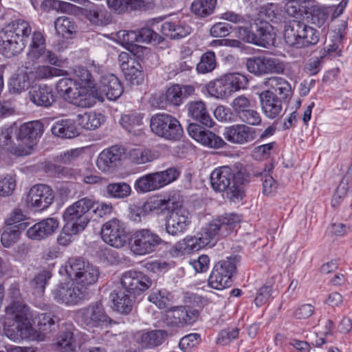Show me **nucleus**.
Wrapping results in <instances>:
<instances>
[{
    "label": "nucleus",
    "instance_id": "45",
    "mask_svg": "<svg viewBox=\"0 0 352 352\" xmlns=\"http://www.w3.org/2000/svg\"><path fill=\"white\" fill-rule=\"evenodd\" d=\"M272 168V165L270 164L269 166H266L262 171L256 170L255 168L252 170V175L254 176L261 177L263 182V192L267 195L274 192L277 187L276 180L270 174Z\"/></svg>",
    "mask_w": 352,
    "mask_h": 352
},
{
    "label": "nucleus",
    "instance_id": "61",
    "mask_svg": "<svg viewBox=\"0 0 352 352\" xmlns=\"http://www.w3.org/2000/svg\"><path fill=\"white\" fill-rule=\"evenodd\" d=\"M239 329L237 327H227L221 330L217 338V343L227 345L239 336Z\"/></svg>",
    "mask_w": 352,
    "mask_h": 352
},
{
    "label": "nucleus",
    "instance_id": "10",
    "mask_svg": "<svg viewBox=\"0 0 352 352\" xmlns=\"http://www.w3.org/2000/svg\"><path fill=\"white\" fill-rule=\"evenodd\" d=\"M239 261L237 256H233L216 263L208 280V286L217 290L230 287L232 285V276L236 272V263Z\"/></svg>",
    "mask_w": 352,
    "mask_h": 352
},
{
    "label": "nucleus",
    "instance_id": "39",
    "mask_svg": "<svg viewBox=\"0 0 352 352\" xmlns=\"http://www.w3.org/2000/svg\"><path fill=\"white\" fill-rule=\"evenodd\" d=\"M167 336L164 330H153L142 333L138 340L144 348H154L161 345Z\"/></svg>",
    "mask_w": 352,
    "mask_h": 352
},
{
    "label": "nucleus",
    "instance_id": "13",
    "mask_svg": "<svg viewBox=\"0 0 352 352\" xmlns=\"http://www.w3.org/2000/svg\"><path fill=\"white\" fill-rule=\"evenodd\" d=\"M52 295L56 302L67 306L81 304L89 298V290L80 287L74 281L59 283L52 289Z\"/></svg>",
    "mask_w": 352,
    "mask_h": 352
},
{
    "label": "nucleus",
    "instance_id": "19",
    "mask_svg": "<svg viewBox=\"0 0 352 352\" xmlns=\"http://www.w3.org/2000/svg\"><path fill=\"white\" fill-rule=\"evenodd\" d=\"M120 283L125 292L133 296L140 295L152 285V280L147 275L135 270L124 272Z\"/></svg>",
    "mask_w": 352,
    "mask_h": 352
},
{
    "label": "nucleus",
    "instance_id": "40",
    "mask_svg": "<svg viewBox=\"0 0 352 352\" xmlns=\"http://www.w3.org/2000/svg\"><path fill=\"white\" fill-rule=\"evenodd\" d=\"M122 72L125 78L133 85H140L144 80L143 68L138 60L131 61L129 65L123 64Z\"/></svg>",
    "mask_w": 352,
    "mask_h": 352
},
{
    "label": "nucleus",
    "instance_id": "1",
    "mask_svg": "<svg viewBox=\"0 0 352 352\" xmlns=\"http://www.w3.org/2000/svg\"><path fill=\"white\" fill-rule=\"evenodd\" d=\"M241 221L236 213H225L213 219L197 236H188L175 245V249L184 253L197 251L207 245L213 246L221 238L226 237Z\"/></svg>",
    "mask_w": 352,
    "mask_h": 352
},
{
    "label": "nucleus",
    "instance_id": "56",
    "mask_svg": "<svg viewBox=\"0 0 352 352\" xmlns=\"http://www.w3.org/2000/svg\"><path fill=\"white\" fill-rule=\"evenodd\" d=\"M74 74L81 82V86L90 90L91 97H93L91 88L94 87V78L87 68L83 66H76L74 69Z\"/></svg>",
    "mask_w": 352,
    "mask_h": 352
},
{
    "label": "nucleus",
    "instance_id": "21",
    "mask_svg": "<svg viewBox=\"0 0 352 352\" xmlns=\"http://www.w3.org/2000/svg\"><path fill=\"white\" fill-rule=\"evenodd\" d=\"M125 154L124 147L114 145L103 150L97 159L96 165L102 172H111L117 168Z\"/></svg>",
    "mask_w": 352,
    "mask_h": 352
},
{
    "label": "nucleus",
    "instance_id": "51",
    "mask_svg": "<svg viewBox=\"0 0 352 352\" xmlns=\"http://www.w3.org/2000/svg\"><path fill=\"white\" fill-rule=\"evenodd\" d=\"M30 85L31 80L28 74L25 72H22L10 78L9 90L10 92L19 94L28 89Z\"/></svg>",
    "mask_w": 352,
    "mask_h": 352
},
{
    "label": "nucleus",
    "instance_id": "9",
    "mask_svg": "<svg viewBox=\"0 0 352 352\" xmlns=\"http://www.w3.org/2000/svg\"><path fill=\"white\" fill-rule=\"evenodd\" d=\"M150 127L156 135L172 141L179 140L184 131L179 121L168 113H157L151 118Z\"/></svg>",
    "mask_w": 352,
    "mask_h": 352
},
{
    "label": "nucleus",
    "instance_id": "33",
    "mask_svg": "<svg viewBox=\"0 0 352 352\" xmlns=\"http://www.w3.org/2000/svg\"><path fill=\"white\" fill-rule=\"evenodd\" d=\"M331 10L322 5H316L310 8L306 13V18L309 23L318 28L326 29L329 26V21Z\"/></svg>",
    "mask_w": 352,
    "mask_h": 352
},
{
    "label": "nucleus",
    "instance_id": "3",
    "mask_svg": "<svg viewBox=\"0 0 352 352\" xmlns=\"http://www.w3.org/2000/svg\"><path fill=\"white\" fill-rule=\"evenodd\" d=\"M285 43L296 48H305L318 43L320 32L305 23L296 19L289 21L284 28Z\"/></svg>",
    "mask_w": 352,
    "mask_h": 352
},
{
    "label": "nucleus",
    "instance_id": "6",
    "mask_svg": "<svg viewBox=\"0 0 352 352\" xmlns=\"http://www.w3.org/2000/svg\"><path fill=\"white\" fill-rule=\"evenodd\" d=\"M58 93L65 100L82 107H90L96 103L91 93L70 78L60 79L56 85Z\"/></svg>",
    "mask_w": 352,
    "mask_h": 352
},
{
    "label": "nucleus",
    "instance_id": "48",
    "mask_svg": "<svg viewBox=\"0 0 352 352\" xmlns=\"http://www.w3.org/2000/svg\"><path fill=\"white\" fill-rule=\"evenodd\" d=\"M179 201L174 198L168 199H151L146 206L150 211H155L157 213L167 214L175 206Z\"/></svg>",
    "mask_w": 352,
    "mask_h": 352
},
{
    "label": "nucleus",
    "instance_id": "37",
    "mask_svg": "<svg viewBox=\"0 0 352 352\" xmlns=\"http://www.w3.org/2000/svg\"><path fill=\"white\" fill-rule=\"evenodd\" d=\"M58 322L59 318L50 312L38 314L34 319V324L43 335L56 331Z\"/></svg>",
    "mask_w": 352,
    "mask_h": 352
},
{
    "label": "nucleus",
    "instance_id": "62",
    "mask_svg": "<svg viewBox=\"0 0 352 352\" xmlns=\"http://www.w3.org/2000/svg\"><path fill=\"white\" fill-rule=\"evenodd\" d=\"M87 3L82 8V14L92 23H98L101 21L100 8L88 0H83Z\"/></svg>",
    "mask_w": 352,
    "mask_h": 352
},
{
    "label": "nucleus",
    "instance_id": "2",
    "mask_svg": "<svg viewBox=\"0 0 352 352\" xmlns=\"http://www.w3.org/2000/svg\"><path fill=\"white\" fill-rule=\"evenodd\" d=\"M251 174L241 164L215 168L210 174V184L215 192H224L227 199H242L244 186L250 182Z\"/></svg>",
    "mask_w": 352,
    "mask_h": 352
},
{
    "label": "nucleus",
    "instance_id": "17",
    "mask_svg": "<svg viewBox=\"0 0 352 352\" xmlns=\"http://www.w3.org/2000/svg\"><path fill=\"white\" fill-rule=\"evenodd\" d=\"M100 234L107 244L116 248L124 246L129 239L124 223L116 218L103 224Z\"/></svg>",
    "mask_w": 352,
    "mask_h": 352
},
{
    "label": "nucleus",
    "instance_id": "60",
    "mask_svg": "<svg viewBox=\"0 0 352 352\" xmlns=\"http://www.w3.org/2000/svg\"><path fill=\"white\" fill-rule=\"evenodd\" d=\"M57 344L63 352L74 351L76 348L74 333L69 331L63 332L57 338Z\"/></svg>",
    "mask_w": 352,
    "mask_h": 352
},
{
    "label": "nucleus",
    "instance_id": "34",
    "mask_svg": "<svg viewBox=\"0 0 352 352\" xmlns=\"http://www.w3.org/2000/svg\"><path fill=\"white\" fill-rule=\"evenodd\" d=\"M100 91L109 100H115L123 93V87L119 79L113 74H107L100 80Z\"/></svg>",
    "mask_w": 352,
    "mask_h": 352
},
{
    "label": "nucleus",
    "instance_id": "58",
    "mask_svg": "<svg viewBox=\"0 0 352 352\" xmlns=\"http://www.w3.org/2000/svg\"><path fill=\"white\" fill-rule=\"evenodd\" d=\"M52 272L49 270H43L38 273L34 278L30 281V285L36 292L42 294L45 291L46 285L49 280L52 278Z\"/></svg>",
    "mask_w": 352,
    "mask_h": 352
},
{
    "label": "nucleus",
    "instance_id": "18",
    "mask_svg": "<svg viewBox=\"0 0 352 352\" xmlns=\"http://www.w3.org/2000/svg\"><path fill=\"white\" fill-rule=\"evenodd\" d=\"M248 71L257 76L267 74H281L285 70V65L276 58L254 56L247 59Z\"/></svg>",
    "mask_w": 352,
    "mask_h": 352
},
{
    "label": "nucleus",
    "instance_id": "36",
    "mask_svg": "<svg viewBox=\"0 0 352 352\" xmlns=\"http://www.w3.org/2000/svg\"><path fill=\"white\" fill-rule=\"evenodd\" d=\"M51 131L55 136L62 138H73L80 133L76 121L64 119L56 122L52 127Z\"/></svg>",
    "mask_w": 352,
    "mask_h": 352
},
{
    "label": "nucleus",
    "instance_id": "44",
    "mask_svg": "<svg viewBox=\"0 0 352 352\" xmlns=\"http://www.w3.org/2000/svg\"><path fill=\"white\" fill-rule=\"evenodd\" d=\"M143 114L140 113H131L129 114H124L121 116L120 119V125L129 133H133L134 135H138V129L143 124Z\"/></svg>",
    "mask_w": 352,
    "mask_h": 352
},
{
    "label": "nucleus",
    "instance_id": "22",
    "mask_svg": "<svg viewBox=\"0 0 352 352\" xmlns=\"http://www.w3.org/2000/svg\"><path fill=\"white\" fill-rule=\"evenodd\" d=\"M223 135L227 141L236 144L252 142L256 137V129L244 124H236L226 127Z\"/></svg>",
    "mask_w": 352,
    "mask_h": 352
},
{
    "label": "nucleus",
    "instance_id": "57",
    "mask_svg": "<svg viewBox=\"0 0 352 352\" xmlns=\"http://www.w3.org/2000/svg\"><path fill=\"white\" fill-rule=\"evenodd\" d=\"M182 95V94L179 85L175 84L170 86L166 89V93L163 96L165 100V104L174 107L179 106L184 101Z\"/></svg>",
    "mask_w": 352,
    "mask_h": 352
},
{
    "label": "nucleus",
    "instance_id": "46",
    "mask_svg": "<svg viewBox=\"0 0 352 352\" xmlns=\"http://www.w3.org/2000/svg\"><path fill=\"white\" fill-rule=\"evenodd\" d=\"M156 30H159L157 24H153L151 27L146 25L138 30L139 42L152 45H158L163 42L164 38Z\"/></svg>",
    "mask_w": 352,
    "mask_h": 352
},
{
    "label": "nucleus",
    "instance_id": "11",
    "mask_svg": "<svg viewBox=\"0 0 352 352\" xmlns=\"http://www.w3.org/2000/svg\"><path fill=\"white\" fill-rule=\"evenodd\" d=\"M157 233L149 228L135 230L131 236V250L135 254L144 256L156 252L166 245Z\"/></svg>",
    "mask_w": 352,
    "mask_h": 352
},
{
    "label": "nucleus",
    "instance_id": "23",
    "mask_svg": "<svg viewBox=\"0 0 352 352\" xmlns=\"http://www.w3.org/2000/svg\"><path fill=\"white\" fill-rule=\"evenodd\" d=\"M63 218L65 221V230L73 232H82L89 222L86 215L82 214L74 204L66 208Z\"/></svg>",
    "mask_w": 352,
    "mask_h": 352
},
{
    "label": "nucleus",
    "instance_id": "47",
    "mask_svg": "<svg viewBox=\"0 0 352 352\" xmlns=\"http://www.w3.org/2000/svg\"><path fill=\"white\" fill-rule=\"evenodd\" d=\"M148 300L159 309H165L172 304L173 295L166 289H155L148 295Z\"/></svg>",
    "mask_w": 352,
    "mask_h": 352
},
{
    "label": "nucleus",
    "instance_id": "64",
    "mask_svg": "<svg viewBox=\"0 0 352 352\" xmlns=\"http://www.w3.org/2000/svg\"><path fill=\"white\" fill-rule=\"evenodd\" d=\"M231 107L235 116L239 118L244 111L252 107V104L248 98L244 95H241L232 100Z\"/></svg>",
    "mask_w": 352,
    "mask_h": 352
},
{
    "label": "nucleus",
    "instance_id": "38",
    "mask_svg": "<svg viewBox=\"0 0 352 352\" xmlns=\"http://www.w3.org/2000/svg\"><path fill=\"white\" fill-rule=\"evenodd\" d=\"M16 40L24 42L32 33V28L30 23L23 19H17L12 21L3 28Z\"/></svg>",
    "mask_w": 352,
    "mask_h": 352
},
{
    "label": "nucleus",
    "instance_id": "4",
    "mask_svg": "<svg viewBox=\"0 0 352 352\" xmlns=\"http://www.w3.org/2000/svg\"><path fill=\"white\" fill-rule=\"evenodd\" d=\"M236 36L244 42L268 48L274 45L276 34L270 23L258 19L249 26L238 27Z\"/></svg>",
    "mask_w": 352,
    "mask_h": 352
},
{
    "label": "nucleus",
    "instance_id": "14",
    "mask_svg": "<svg viewBox=\"0 0 352 352\" xmlns=\"http://www.w3.org/2000/svg\"><path fill=\"white\" fill-rule=\"evenodd\" d=\"M44 131V126L39 120L16 125V141L20 150L23 151V156L30 155L31 150L37 144Z\"/></svg>",
    "mask_w": 352,
    "mask_h": 352
},
{
    "label": "nucleus",
    "instance_id": "49",
    "mask_svg": "<svg viewBox=\"0 0 352 352\" xmlns=\"http://www.w3.org/2000/svg\"><path fill=\"white\" fill-rule=\"evenodd\" d=\"M104 117L100 113H85L77 116L76 122L82 128L87 130H94L100 126Z\"/></svg>",
    "mask_w": 352,
    "mask_h": 352
},
{
    "label": "nucleus",
    "instance_id": "26",
    "mask_svg": "<svg viewBox=\"0 0 352 352\" xmlns=\"http://www.w3.org/2000/svg\"><path fill=\"white\" fill-rule=\"evenodd\" d=\"M24 42L14 38L4 28L0 31V54L6 58H12L19 54L25 48Z\"/></svg>",
    "mask_w": 352,
    "mask_h": 352
},
{
    "label": "nucleus",
    "instance_id": "54",
    "mask_svg": "<svg viewBox=\"0 0 352 352\" xmlns=\"http://www.w3.org/2000/svg\"><path fill=\"white\" fill-rule=\"evenodd\" d=\"M129 157L133 163L142 164L152 162L156 155L151 150L137 148L130 151Z\"/></svg>",
    "mask_w": 352,
    "mask_h": 352
},
{
    "label": "nucleus",
    "instance_id": "50",
    "mask_svg": "<svg viewBox=\"0 0 352 352\" xmlns=\"http://www.w3.org/2000/svg\"><path fill=\"white\" fill-rule=\"evenodd\" d=\"M217 65L215 53L208 50L200 57V60L196 66V70L199 74H206L212 72L216 68Z\"/></svg>",
    "mask_w": 352,
    "mask_h": 352
},
{
    "label": "nucleus",
    "instance_id": "30",
    "mask_svg": "<svg viewBox=\"0 0 352 352\" xmlns=\"http://www.w3.org/2000/svg\"><path fill=\"white\" fill-rule=\"evenodd\" d=\"M16 138V124L4 126L0 129V147L16 156H23V151L20 150Z\"/></svg>",
    "mask_w": 352,
    "mask_h": 352
},
{
    "label": "nucleus",
    "instance_id": "8",
    "mask_svg": "<svg viewBox=\"0 0 352 352\" xmlns=\"http://www.w3.org/2000/svg\"><path fill=\"white\" fill-rule=\"evenodd\" d=\"M77 322L84 328H107L113 321L106 313L104 306L100 301L90 303L80 308L76 312Z\"/></svg>",
    "mask_w": 352,
    "mask_h": 352
},
{
    "label": "nucleus",
    "instance_id": "35",
    "mask_svg": "<svg viewBox=\"0 0 352 352\" xmlns=\"http://www.w3.org/2000/svg\"><path fill=\"white\" fill-rule=\"evenodd\" d=\"M199 317L196 309L186 307H177L172 311L171 322L177 327H184L195 322Z\"/></svg>",
    "mask_w": 352,
    "mask_h": 352
},
{
    "label": "nucleus",
    "instance_id": "5",
    "mask_svg": "<svg viewBox=\"0 0 352 352\" xmlns=\"http://www.w3.org/2000/svg\"><path fill=\"white\" fill-rule=\"evenodd\" d=\"M247 77L239 73H230L210 81L206 85L208 93L216 98H227L232 93L247 87Z\"/></svg>",
    "mask_w": 352,
    "mask_h": 352
},
{
    "label": "nucleus",
    "instance_id": "52",
    "mask_svg": "<svg viewBox=\"0 0 352 352\" xmlns=\"http://www.w3.org/2000/svg\"><path fill=\"white\" fill-rule=\"evenodd\" d=\"M131 186L125 182H116L109 184L106 187L108 197L115 199H124L131 194Z\"/></svg>",
    "mask_w": 352,
    "mask_h": 352
},
{
    "label": "nucleus",
    "instance_id": "42",
    "mask_svg": "<svg viewBox=\"0 0 352 352\" xmlns=\"http://www.w3.org/2000/svg\"><path fill=\"white\" fill-rule=\"evenodd\" d=\"M107 2L109 9L118 14L124 13L129 10H138L144 6L142 0H107Z\"/></svg>",
    "mask_w": 352,
    "mask_h": 352
},
{
    "label": "nucleus",
    "instance_id": "25",
    "mask_svg": "<svg viewBox=\"0 0 352 352\" xmlns=\"http://www.w3.org/2000/svg\"><path fill=\"white\" fill-rule=\"evenodd\" d=\"M259 101L263 113L270 119H274L279 116L283 111V104L286 103L272 91L260 93Z\"/></svg>",
    "mask_w": 352,
    "mask_h": 352
},
{
    "label": "nucleus",
    "instance_id": "43",
    "mask_svg": "<svg viewBox=\"0 0 352 352\" xmlns=\"http://www.w3.org/2000/svg\"><path fill=\"white\" fill-rule=\"evenodd\" d=\"M217 0H195L190 6L192 12L197 18H206L214 13Z\"/></svg>",
    "mask_w": 352,
    "mask_h": 352
},
{
    "label": "nucleus",
    "instance_id": "55",
    "mask_svg": "<svg viewBox=\"0 0 352 352\" xmlns=\"http://www.w3.org/2000/svg\"><path fill=\"white\" fill-rule=\"evenodd\" d=\"M74 204L82 214L86 215L89 221L92 219L95 204H96V200L94 196L82 197Z\"/></svg>",
    "mask_w": 352,
    "mask_h": 352
},
{
    "label": "nucleus",
    "instance_id": "7",
    "mask_svg": "<svg viewBox=\"0 0 352 352\" xmlns=\"http://www.w3.org/2000/svg\"><path fill=\"white\" fill-rule=\"evenodd\" d=\"M65 272L80 287H85L87 290L89 286L96 283L100 275L97 267L86 263L81 258H69L65 265Z\"/></svg>",
    "mask_w": 352,
    "mask_h": 352
},
{
    "label": "nucleus",
    "instance_id": "29",
    "mask_svg": "<svg viewBox=\"0 0 352 352\" xmlns=\"http://www.w3.org/2000/svg\"><path fill=\"white\" fill-rule=\"evenodd\" d=\"M264 84L269 88L265 91H272L274 94L279 96L278 98L286 102H289L293 94L290 83L283 78L270 77L265 80Z\"/></svg>",
    "mask_w": 352,
    "mask_h": 352
},
{
    "label": "nucleus",
    "instance_id": "53",
    "mask_svg": "<svg viewBox=\"0 0 352 352\" xmlns=\"http://www.w3.org/2000/svg\"><path fill=\"white\" fill-rule=\"evenodd\" d=\"M54 25L57 34L63 37L68 38L76 31V24L69 17H58Z\"/></svg>",
    "mask_w": 352,
    "mask_h": 352
},
{
    "label": "nucleus",
    "instance_id": "15",
    "mask_svg": "<svg viewBox=\"0 0 352 352\" xmlns=\"http://www.w3.org/2000/svg\"><path fill=\"white\" fill-rule=\"evenodd\" d=\"M164 220V230L168 234L173 236L183 234L191 223L189 212L179 201L166 214Z\"/></svg>",
    "mask_w": 352,
    "mask_h": 352
},
{
    "label": "nucleus",
    "instance_id": "41",
    "mask_svg": "<svg viewBox=\"0 0 352 352\" xmlns=\"http://www.w3.org/2000/svg\"><path fill=\"white\" fill-rule=\"evenodd\" d=\"M113 307L122 314H128L132 310L135 302V296H131L126 292L119 291L113 296Z\"/></svg>",
    "mask_w": 352,
    "mask_h": 352
},
{
    "label": "nucleus",
    "instance_id": "12",
    "mask_svg": "<svg viewBox=\"0 0 352 352\" xmlns=\"http://www.w3.org/2000/svg\"><path fill=\"white\" fill-rule=\"evenodd\" d=\"M179 173L175 167H170L162 171L149 173L137 179L135 188L138 192H140L158 190L176 180Z\"/></svg>",
    "mask_w": 352,
    "mask_h": 352
},
{
    "label": "nucleus",
    "instance_id": "32",
    "mask_svg": "<svg viewBox=\"0 0 352 352\" xmlns=\"http://www.w3.org/2000/svg\"><path fill=\"white\" fill-rule=\"evenodd\" d=\"M192 28L184 21H165L161 25L162 34L170 39L179 40L189 35Z\"/></svg>",
    "mask_w": 352,
    "mask_h": 352
},
{
    "label": "nucleus",
    "instance_id": "28",
    "mask_svg": "<svg viewBox=\"0 0 352 352\" xmlns=\"http://www.w3.org/2000/svg\"><path fill=\"white\" fill-rule=\"evenodd\" d=\"M28 58L32 63H49L55 66H60L61 60L52 51L46 49V45L28 47Z\"/></svg>",
    "mask_w": 352,
    "mask_h": 352
},
{
    "label": "nucleus",
    "instance_id": "20",
    "mask_svg": "<svg viewBox=\"0 0 352 352\" xmlns=\"http://www.w3.org/2000/svg\"><path fill=\"white\" fill-rule=\"evenodd\" d=\"M187 131L192 138L208 148L219 149L228 146L227 143L220 136L197 124H189Z\"/></svg>",
    "mask_w": 352,
    "mask_h": 352
},
{
    "label": "nucleus",
    "instance_id": "31",
    "mask_svg": "<svg viewBox=\"0 0 352 352\" xmlns=\"http://www.w3.org/2000/svg\"><path fill=\"white\" fill-rule=\"evenodd\" d=\"M188 116L207 127H212L214 122L203 101H192L187 104Z\"/></svg>",
    "mask_w": 352,
    "mask_h": 352
},
{
    "label": "nucleus",
    "instance_id": "27",
    "mask_svg": "<svg viewBox=\"0 0 352 352\" xmlns=\"http://www.w3.org/2000/svg\"><path fill=\"white\" fill-rule=\"evenodd\" d=\"M58 227V221L56 219L47 218L30 227L26 235L33 240H42L52 234Z\"/></svg>",
    "mask_w": 352,
    "mask_h": 352
},
{
    "label": "nucleus",
    "instance_id": "63",
    "mask_svg": "<svg viewBox=\"0 0 352 352\" xmlns=\"http://www.w3.org/2000/svg\"><path fill=\"white\" fill-rule=\"evenodd\" d=\"M16 188L15 179L9 175H0V196L11 195Z\"/></svg>",
    "mask_w": 352,
    "mask_h": 352
},
{
    "label": "nucleus",
    "instance_id": "16",
    "mask_svg": "<svg viewBox=\"0 0 352 352\" xmlns=\"http://www.w3.org/2000/svg\"><path fill=\"white\" fill-rule=\"evenodd\" d=\"M54 192L52 188L46 184H35L29 190L25 203L28 208L36 212L47 209L54 202Z\"/></svg>",
    "mask_w": 352,
    "mask_h": 352
},
{
    "label": "nucleus",
    "instance_id": "59",
    "mask_svg": "<svg viewBox=\"0 0 352 352\" xmlns=\"http://www.w3.org/2000/svg\"><path fill=\"white\" fill-rule=\"evenodd\" d=\"M20 234V230L14 226H10L7 225L1 234V241L2 245L6 248L10 247L17 242Z\"/></svg>",
    "mask_w": 352,
    "mask_h": 352
},
{
    "label": "nucleus",
    "instance_id": "24",
    "mask_svg": "<svg viewBox=\"0 0 352 352\" xmlns=\"http://www.w3.org/2000/svg\"><path fill=\"white\" fill-rule=\"evenodd\" d=\"M28 94L30 100L38 107H50L56 101L52 87L46 84L32 86Z\"/></svg>",
    "mask_w": 352,
    "mask_h": 352
}]
</instances>
